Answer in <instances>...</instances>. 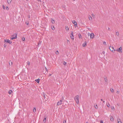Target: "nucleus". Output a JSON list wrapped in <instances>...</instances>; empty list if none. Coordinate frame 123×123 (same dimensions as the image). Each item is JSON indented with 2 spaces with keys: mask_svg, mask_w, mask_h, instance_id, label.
<instances>
[{
  "mask_svg": "<svg viewBox=\"0 0 123 123\" xmlns=\"http://www.w3.org/2000/svg\"><path fill=\"white\" fill-rule=\"evenodd\" d=\"M56 54H59V52L58 51H57L56 52Z\"/></svg>",
  "mask_w": 123,
  "mask_h": 123,
  "instance_id": "c9c22d12",
  "label": "nucleus"
},
{
  "mask_svg": "<svg viewBox=\"0 0 123 123\" xmlns=\"http://www.w3.org/2000/svg\"><path fill=\"white\" fill-rule=\"evenodd\" d=\"M109 49L111 52L113 53H114L116 51V50L114 49L113 47H111V46H109Z\"/></svg>",
  "mask_w": 123,
  "mask_h": 123,
  "instance_id": "f03ea898",
  "label": "nucleus"
},
{
  "mask_svg": "<svg viewBox=\"0 0 123 123\" xmlns=\"http://www.w3.org/2000/svg\"><path fill=\"white\" fill-rule=\"evenodd\" d=\"M107 106L108 107H109V106H110V105L109 103H108V105H107Z\"/></svg>",
  "mask_w": 123,
  "mask_h": 123,
  "instance_id": "a19ab883",
  "label": "nucleus"
},
{
  "mask_svg": "<svg viewBox=\"0 0 123 123\" xmlns=\"http://www.w3.org/2000/svg\"><path fill=\"white\" fill-rule=\"evenodd\" d=\"M101 101H103L102 99H101Z\"/></svg>",
  "mask_w": 123,
  "mask_h": 123,
  "instance_id": "4d7b16f0",
  "label": "nucleus"
},
{
  "mask_svg": "<svg viewBox=\"0 0 123 123\" xmlns=\"http://www.w3.org/2000/svg\"><path fill=\"white\" fill-rule=\"evenodd\" d=\"M35 81L37 82L38 83H39V79H38L37 80H35Z\"/></svg>",
  "mask_w": 123,
  "mask_h": 123,
  "instance_id": "dca6fc26",
  "label": "nucleus"
},
{
  "mask_svg": "<svg viewBox=\"0 0 123 123\" xmlns=\"http://www.w3.org/2000/svg\"><path fill=\"white\" fill-rule=\"evenodd\" d=\"M86 46V42L84 43L82 45V46L83 47H85Z\"/></svg>",
  "mask_w": 123,
  "mask_h": 123,
  "instance_id": "9d476101",
  "label": "nucleus"
},
{
  "mask_svg": "<svg viewBox=\"0 0 123 123\" xmlns=\"http://www.w3.org/2000/svg\"><path fill=\"white\" fill-rule=\"evenodd\" d=\"M66 31H68L69 30V29L68 27H66Z\"/></svg>",
  "mask_w": 123,
  "mask_h": 123,
  "instance_id": "6ab92c4d",
  "label": "nucleus"
},
{
  "mask_svg": "<svg viewBox=\"0 0 123 123\" xmlns=\"http://www.w3.org/2000/svg\"><path fill=\"white\" fill-rule=\"evenodd\" d=\"M122 48L121 47H120L119 49H117L116 50V51L118 52L119 53L122 52Z\"/></svg>",
  "mask_w": 123,
  "mask_h": 123,
  "instance_id": "39448f33",
  "label": "nucleus"
},
{
  "mask_svg": "<svg viewBox=\"0 0 123 123\" xmlns=\"http://www.w3.org/2000/svg\"><path fill=\"white\" fill-rule=\"evenodd\" d=\"M73 31L71 32V36H70V37H71V38L73 40L74 39V36H73Z\"/></svg>",
  "mask_w": 123,
  "mask_h": 123,
  "instance_id": "6e6552de",
  "label": "nucleus"
},
{
  "mask_svg": "<svg viewBox=\"0 0 123 123\" xmlns=\"http://www.w3.org/2000/svg\"><path fill=\"white\" fill-rule=\"evenodd\" d=\"M12 0H7V2L8 4H10Z\"/></svg>",
  "mask_w": 123,
  "mask_h": 123,
  "instance_id": "ddd939ff",
  "label": "nucleus"
},
{
  "mask_svg": "<svg viewBox=\"0 0 123 123\" xmlns=\"http://www.w3.org/2000/svg\"><path fill=\"white\" fill-rule=\"evenodd\" d=\"M3 8L4 9H5V6H3Z\"/></svg>",
  "mask_w": 123,
  "mask_h": 123,
  "instance_id": "58836bf2",
  "label": "nucleus"
},
{
  "mask_svg": "<svg viewBox=\"0 0 123 123\" xmlns=\"http://www.w3.org/2000/svg\"><path fill=\"white\" fill-rule=\"evenodd\" d=\"M79 96L78 95H76L74 98V100H75L77 104H78L79 103Z\"/></svg>",
  "mask_w": 123,
  "mask_h": 123,
  "instance_id": "f257e3e1",
  "label": "nucleus"
},
{
  "mask_svg": "<svg viewBox=\"0 0 123 123\" xmlns=\"http://www.w3.org/2000/svg\"><path fill=\"white\" fill-rule=\"evenodd\" d=\"M103 102L104 103L105 102V101H103Z\"/></svg>",
  "mask_w": 123,
  "mask_h": 123,
  "instance_id": "6e6d98bb",
  "label": "nucleus"
},
{
  "mask_svg": "<svg viewBox=\"0 0 123 123\" xmlns=\"http://www.w3.org/2000/svg\"><path fill=\"white\" fill-rule=\"evenodd\" d=\"M100 123H103L102 120H101L100 121Z\"/></svg>",
  "mask_w": 123,
  "mask_h": 123,
  "instance_id": "4c0bfd02",
  "label": "nucleus"
},
{
  "mask_svg": "<svg viewBox=\"0 0 123 123\" xmlns=\"http://www.w3.org/2000/svg\"><path fill=\"white\" fill-rule=\"evenodd\" d=\"M27 64L28 65H29L30 64V63L29 62H27Z\"/></svg>",
  "mask_w": 123,
  "mask_h": 123,
  "instance_id": "72a5a7b5",
  "label": "nucleus"
},
{
  "mask_svg": "<svg viewBox=\"0 0 123 123\" xmlns=\"http://www.w3.org/2000/svg\"><path fill=\"white\" fill-rule=\"evenodd\" d=\"M26 1H27L28 0H26Z\"/></svg>",
  "mask_w": 123,
  "mask_h": 123,
  "instance_id": "bf43d9fd",
  "label": "nucleus"
},
{
  "mask_svg": "<svg viewBox=\"0 0 123 123\" xmlns=\"http://www.w3.org/2000/svg\"><path fill=\"white\" fill-rule=\"evenodd\" d=\"M116 35H117V36H118L119 35V34L118 32V31L116 33Z\"/></svg>",
  "mask_w": 123,
  "mask_h": 123,
  "instance_id": "393cba45",
  "label": "nucleus"
},
{
  "mask_svg": "<svg viewBox=\"0 0 123 123\" xmlns=\"http://www.w3.org/2000/svg\"><path fill=\"white\" fill-rule=\"evenodd\" d=\"M111 91V92L113 93L114 92V90L112 88H111L110 89Z\"/></svg>",
  "mask_w": 123,
  "mask_h": 123,
  "instance_id": "f3484780",
  "label": "nucleus"
},
{
  "mask_svg": "<svg viewBox=\"0 0 123 123\" xmlns=\"http://www.w3.org/2000/svg\"><path fill=\"white\" fill-rule=\"evenodd\" d=\"M6 9L7 10H9V8L7 6H6Z\"/></svg>",
  "mask_w": 123,
  "mask_h": 123,
  "instance_id": "2f4dec72",
  "label": "nucleus"
},
{
  "mask_svg": "<svg viewBox=\"0 0 123 123\" xmlns=\"http://www.w3.org/2000/svg\"><path fill=\"white\" fill-rule=\"evenodd\" d=\"M117 123H122V122L121 121L120 122H119L118 121V122H117Z\"/></svg>",
  "mask_w": 123,
  "mask_h": 123,
  "instance_id": "c03bdc74",
  "label": "nucleus"
},
{
  "mask_svg": "<svg viewBox=\"0 0 123 123\" xmlns=\"http://www.w3.org/2000/svg\"><path fill=\"white\" fill-rule=\"evenodd\" d=\"M102 53H103V54H104V53H105V52H104V51H103V52H102Z\"/></svg>",
  "mask_w": 123,
  "mask_h": 123,
  "instance_id": "864d4df0",
  "label": "nucleus"
},
{
  "mask_svg": "<svg viewBox=\"0 0 123 123\" xmlns=\"http://www.w3.org/2000/svg\"><path fill=\"white\" fill-rule=\"evenodd\" d=\"M92 15L93 18H95V16L93 14H92Z\"/></svg>",
  "mask_w": 123,
  "mask_h": 123,
  "instance_id": "cd10ccee",
  "label": "nucleus"
},
{
  "mask_svg": "<svg viewBox=\"0 0 123 123\" xmlns=\"http://www.w3.org/2000/svg\"><path fill=\"white\" fill-rule=\"evenodd\" d=\"M88 18L89 20L92 21V17L90 15H89L88 16Z\"/></svg>",
  "mask_w": 123,
  "mask_h": 123,
  "instance_id": "f8f14e48",
  "label": "nucleus"
},
{
  "mask_svg": "<svg viewBox=\"0 0 123 123\" xmlns=\"http://www.w3.org/2000/svg\"><path fill=\"white\" fill-rule=\"evenodd\" d=\"M43 122L44 123H45L46 121V117H45L43 120Z\"/></svg>",
  "mask_w": 123,
  "mask_h": 123,
  "instance_id": "4468645a",
  "label": "nucleus"
},
{
  "mask_svg": "<svg viewBox=\"0 0 123 123\" xmlns=\"http://www.w3.org/2000/svg\"><path fill=\"white\" fill-rule=\"evenodd\" d=\"M79 38H81V36L80 34L79 35Z\"/></svg>",
  "mask_w": 123,
  "mask_h": 123,
  "instance_id": "c756f323",
  "label": "nucleus"
},
{
  "mask_svg": "<svg viewBox=\"0 0 123 123\" xmlns=\"http://www.w3.org/2000/svg\"><path fill=\"white\" fill-rule=\"evenodd\" d=\"M17 38V34H14L12 36V37L11 38V39L13 40L14 39Z\"/></svg>",
  "mask_w": 123,
  "mask_h": 123,
  "instance_id": "7ed1b4c3",
  "label": "nucleus"
},
{
  "mask_svg": "<svg viewBox=\"0 0 123 123\" xmlns=\"http://www.w3.org/2000/svg\"><path fill=\"white\" fill-rule=\"evenodd\" d=\"M4 42L5 43H9L10 44H11L12 42L11 41H10L7 39H6L4 40Z\"/></svg>",
  "mask_w": 123,
  "mask_h": 123,
  "instance_id": "20e7f679",
  "label": "nucleus"
},
{
  "mask_svg": "<svg viewBox=\"0 0 123 123\" xmlns=\"http://www.w3.org/2000/svg\"><path fill=\"white\" fill-rule=\"evenodd\" d=\"M26 24H27V25H28V23H27V22H26Z\"/></svg>",
  "mask_w": 123,
  "mask_h": 123,
  "instance_id": "603ef678",
  "label": "nucleus"
},
{
  "mask_svg": "<svg viewBox=\"0 0 123 123\" xmlns=\"http://www.w3.org/2000/svg\"><path fill=\"white\" fill-rule=\"evenodd\" d=\"M66 120H65V121H63V123H66Z\"/></svg>",
  "mask_w": 123,
  "mask_h": 123,
  "instance_id": "37998d69",
  "label": "nucleus"
},
{
  "mask_svg": "<svg viewBox=\"0 0 123 123\" xmlns=\"http://www.w3.org/2000/svg\"><path fill=\"white\" fill-rule=\"evenodd\" d=\"M72 22L74 25V26L75 27H77V24L75 20H73L72 21Z\"/></svg>",
  "mask_w": 123,
  "mask_h": 123,
  "instance_id": "0eeeda50",
  "label": "nucleus"
},
{
  "mask_svg": "<svg viewBox=\"0 0 123 123\" xmlns=\"http://www.w3.org/2000/svg\"><path fill=\"white\" fill-rule=\"evenodd\" d=\"M110 120L112 122H113L114 121V118L112 116L110 117Z\"/></svg>",
  "mask_w": 123,
  "mask_h": 123,
  "instance_id": "9b49d317",
  "label": "nucleus"
},
{
  "mask_svg": "<svg viewBox=\"0 0 123 123\" xmlns=\"http://www.w3.org/2000/svg\"><path fill=\"white\" fill-rule=\"evenodd\" d=\"M51 22L52 23L54 24L55 23V20L53 19H51Z\"/></svg>",
  "mask_w": 123,
  "mask_h": 123,
  "instance_id": "a211bd4d",
  "label": "nucleus"
},
{
  "mask_svg": "<svg viewBox=\"0 0 123 123\" xmlns=\"http://www.w3.org/2000/svg\"><path fill=\"white\" fill-rule=\"evenodd\" d=\"M33 111L34 112H35L36 111V110L35 108H34L33 109Z\"/></svg>",
  "mask_w": 123,
  "mask_h": 123,
  "instance_id": "aec40b11",
  "label": "nucleus"
},
{
  "mask_svg": "<svg viewBox=\"0 0 123 123\" xmlns=\"http://www.w3.org/2000/svg\"><path fill=\"white\" fill-rule=\"evenodd\" d=\"M103 44L105 45H106V42H103Z\"/></svg>",
  "mask_w": 123,
  "mask_h": 123,
  "instance_id": "473e14b6",
  "label": "nucleus"
},
{
  "mask_svg": "<svg viewBox=\"0 0 123 123\" xmlns=\"http://www.w3.org/2000/svg\"><path fill=\"white\" fill-rule=\"evenodd\" d=\"M94 36V34L93 33H91L90 34V36L91 39H93Z\"/></svg>",
  "mask_w": 123,
  "mask_h": 123,
  "instance_id": "423d86ee",
  "label": "nucleus"
},
{
  "mask_svg": "<svg viewBox=\"0 0 123 123\" xmlns=\"http://www.w3.org/2000/svg\"><path fill=\"white\" fill-rule=\"evenodd\" d=\"M12 91L11 90H10L8 92V93L9 94H10L12 93Z\"/></svg>",
  "mask_w": 123,
  "mask_h": 123,
  "instance_id": "2eb2a0df",
  "label": "nucleus"
},
{
  "mask_svg": "<svg viewBox=\"0 0 123 123\" xmlns=\"http://www.w3.org/2000/svg\"><path fill=\"white\" fill-rule=\"evenodd\" d=\"M94 107H95V108L96 109H98V106L97 105V104H96V105H94Z\"/></svg>",
  "mask_w": 123,
  "mask_h": 123,
  "instance_id": "412c9836",
  "label": "nucleus"
},
{
  "mask_svg": "<svg viewBox=\"0 0 123 123\" xmlns=\"http://www.w3.org/2000/svg\"><path fill=\"white\" fill-rule=\"evenodd\" d=\"M38 1H41L40 0H37Z\"/></svg>",
  "mask_w": 123,
  "mask_h": 123,
  "instance_id": "5fc2aeb1",
  "label": "nucleus"
},
{
  "mask_svg": "<svg viewBox=\"0 0 123 123\" xmlns=\"http://www.w3.org/2000/svg\"><path fill=\"white\" fill-rule=\"evenodd\" d=\"M90 33H88V36H89V35H90Z\"/></svg>",
  "mask_w": 123,
  "mask_h": 123,
  "instance_id": "de8ad7c7",
  "label": "nucleus"
},
{
  "mask_svg": "<svg viewBox=\"0 0 123 123\" xmlns=\"http://www.w3.org/2000/svg\"><path fill=\"white\" fill-rule=\"evenodd\" d=\"M51 74H49V76H51Z\"/></svg>",
  "mask_w": 123,
  "mask_h": 123,
  "instance_id": "3c124183",
  "label": "nucleus"
},
{
  "mask_svg": "<svg viewBox=\"0 0 123 123\" xmlns=\"http://www.w3.org/2000/svg\"><path fill=\"white\" fill-rule=\"evenodd\" d=\"M117 105L118 106H119V104H117Z\"/></svg>",
  "mask_w": 123,
  "mask_h": 123,
  "instance_id": "8fccbe9b",
  "label": "nucleus"
},
{
  "mask_svg": "<svg viewBox=\"0 0 123 123\" xmlns=\"http://www.w3.org/2000/svg\"><path fill=\"white\" fill-rule=\"evenodd\" d=\"M104 80H105V82H107V78L106 77L105 78H104Z\"/></svg>",
  "mask_w": 123,
  "mask_h": 123,
  "instance_id": "4be33fe9",
  "label": "nucleus"
},
{
  "mask_svg": "<svg viewBox=\"0 0 123 123\" xmlns=\"http://www.w3.org/2000/svg\"><path fill=\"white\" fill-rule=\"evenodd\" d=\"M28 18H30V16L29 15L28 16Z\"/></svg>",
  "mask_w": 123,
  "mask_h": 123,
  "instance_id": "a18cd8bd",
  "label": "nucleus"
},
{
  "mask_svg": "<svg viewBox=\"0 0 123 123\" xmlns=\"http://www.w3.org/2000/svg\"><path fill=\"white\" fill-rule=\"evenodd\" d=\"M51 28L53 30H54L55 29V28L54 26H53Z\"/></svg>",
  "mask_w": 123,
  "mask_h": 123,
  "instance_id": "7c9ffc66",
  "label": "nucleus"
},
{
  "mask_svg": "<svg viewBox=\"0 0 123 123\" xmlns=\"http://www.w3.org/2000/svg\"><path fill=\"white\" fill-rule=\"evenodd\" d=\"M86 123H88V122H86Z\"/></svg>",
  "mask_w": 123,
  "mask_h": 123,
  "instance_id": "13d9d810",
  "label": "nucleus"
},
{
  "mask_svg": "<svg viewBox=\"0 0 123 123\" xmlns=\"http://www.w3.org/2000/svg\"><path fill=\"white\" fill-rule=\"evenodd\" d=\"M22 40L23 41H24L25 40V39L24 37L22 38Z\"/></svg>",
  "mask_w": 123,
  "mask_h": 123,
  "instance_id": "f704fd0d",
  "label": "nucleus"
},
{
  "mask_svg": "<svg viewBox=\"0 0 123 123\" xmlns=\"http://www.w3.org/2000/svg\"><path fill=\"white\" fill-rule=\"evenodd\" d=\"M111 108L112 110H113L114 111V110L115 108H114V107H113V106L111 107Z\"/></svg>",
  "mask_w": 123,
  "mask_h": 123,
  "instance_id": "bb28decb",
  "label": "nucleus"
},
{
  "mask_svg": "<svg viewBox=\"0 0 123 123\" xmlns=\"http://www.w3.org/2000/svg\"><path fill=\"white\" fill-rule=\"evenodd\" d=\"M63 63L64 65H65L66 64L67 62H63Z\"/></svg>",
  "mask_w": 123,
  "mask_h": 123,
  "instance_id": "c85d7f7f",
  "label": "nucleus"
},
{
  "mask_svg": "<svg viewBox=\"0 0 123 123\" xmlns=\"http://www.w3.org/2000/svg\"><path fill=\"white\" fill-rule=\"evenodd\" d=\"M45 69H46V71H47V72H48V69L45 67Z\"/></svg>",
  "mask_w": 123,
  "mask_h": 123,
  "instance_id": "79ce46f5",
  "label": "nucleus"
},
{
  "mask_svg": "<svg viewBox=\"0 0 123 123\" xmlns=\"http://www.w3.org/2000/svg\"><path fill=\"white\" fill-rule=\"evenodd\" d=\"M41 44V43H38V46L40 44Z\"/></svg>",
  "mask_w": 123,
  "mask_h": 123,
  "instance_id": "49530a36",
  "label": "nucleus"
},
{
  "mask_svg": "<svg viewBox=\"0 0 123 123\" xmlns=\"http://www.w3.org/2000/svg\"><path fill=\"white\" fill-rule=\"evenodd\" d=\"M117 93L118 94H119V91H117Z\"/></svg>",
  "mask_w": 123,
  "mask_h": 123,
  "instance_id": "ea45409f",
  "label": "nucleus"
},
{
  "mask_svg": "<svg viewBox=\"0 0 123 123\" xmlns=\"http://www.w3.org/2000/svg\"><path fill=\"white\" fill-rule=\"evenodd\" d=\"M108 30H110V28H108Z\"/></svg>",
  "mask_w": 123,
  "mask_h": 123,
  "instance_id": "09e8293b",
  "label": "nucleus"
},
{
  "mask_svg": "<svg viewBox=\"0 0 123 123\" xmlns=\"http://www.w3.org/2000/svg\"><path fill=\"white\" fill-rule=\"evenodd\" d=\"M4 47L5 48L6 47V44H5L4 45Z\"/></svg>",
  "mask_w": 123,
  "mask_h": 123,
  "instance_id": "e433bc0d",
  "label": "nucleus"
},
{
  "mask_svg": "<svg viewBox=\"0 0 123 123\" xmlns=\"http://www.w3.org/2000/svg\"><path fill=\"white\" fill-rule=\"evenodd\" d=\"M62 104V100L59 101L57 103V105H59Z\"/></svg>",
  "mask_w": 123,
  "mask_h": 123,
  "instance_id": "1a4fd4ad",
  "label": "nucleus"
},
{
  "mask_svg": "<svg viewBox=\"0 0 123 123\" xmlns=\"http://www.w3.org/2000/svg\"><path fill=\"white\" fill-rule=\"evenodd\" d=\"M43 95L44 98H45V93H43Z\"/></svg>",
  "mask_w": 123,
  "mask_h": 123,
  "instance_id": "5701e85b",
  "label": "nucleus"
},
{
  "mask_svg": "<svg viewBox=\"0 0 123 123\" xmlns=\"http://www.w3.org/2000/svg\"><path fill=\"white\" fill-rule=\"evenodd\" d=\"M12 62L11 61H9V64L10 65H12Z\"/></svg>",
  "mask_w": 123,
  "mask_h": 123,
  "instance_id": "b1692460",
  "label": "nucleus"
},
{
  "mask_svg": "<svg viewBox=\"0 0 123 123\" xmlns=\"http://www.w3.org/2000/svg\"><path fill=\"white\" fill-rule=\"evenodd\" d=\"M117 122H118V121H119V122L121 121L120 119V118H118V119H117Z\"/></svg>",
  "mask_w": 123,
  "mask_h": 123,
  "instance_id": "a878e982",
  "label": "nucleus"
}]
</instances>
